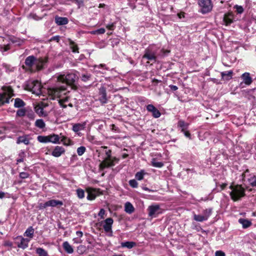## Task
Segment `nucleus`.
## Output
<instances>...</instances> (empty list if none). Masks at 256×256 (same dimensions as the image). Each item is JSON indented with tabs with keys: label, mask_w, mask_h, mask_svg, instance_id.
I'll return each instance as SVG.
<instances>
[{
	"label": "nucleus",
	"mask_w": 256,
	"mask_h": 256,
	"mask_svg": "<svg viewBox=\"0 0 256 256\" xmlns=\"http://www.w3.org/2000/svg\"><path fill=\"white\" fill-rule=\"evenodd\" d=\"M78 78L76 75L73 73L59 76L58 77V84L56 86L47 90L50 98L54 100L56 98H59L60 105L66 108V106L63 105V103L68 101V98L67 94L69 91L67 89V86L68 85H74Z\"/></svg>",
	"instance_id": "f257e3e1"
},
{
	"label": "nucleus",
	"mask_w": 256,
	"mask_h": 256,
	"mask_svg": "<svg viewBox=\"0 0 256 256\" xmlns=\"http://www.w3.org/2000/svg\"><path fill=\"white\" fill-rule=\"evenodd\" d=\"M96 152L98 154V156L102 159L100 167L102 170L106 168L113 166L119 161L118 158L112 156V150L107 146H101L96 150Z\"/></svg>",
	"instance_id": "f03ea898"
},
{
	"label": "nucleus",
	"mask_w": 256,
	"mask_h": 256,
	"mask_svg": "<svg viewBox=\"0 0 256 256\" xmlns=\"http://www.w3.org/2000/svg\"><path fill=\"white\" fill-rule=\"evenodd\" d=\"M164 55V50L154 45H151L145 49L142 59L156 62L158 58H162Z\"/></svg>",
	"instance_id": "7ed1b4c3"
},
{
	"label": "nucleus",
	"mask_w": 256,
	"mask_h": 256,
	"mask_svg": "<svg viewBox=\"0 0 256 256\" xmlns=\"http://www.w3.org/2000/svg\"><path fill=\"white\" fill-rule=\"evenodd\" d=\"M230 188L232 190L230 194L234 201L238 200L245 196V190L241 185H231Z\"/></svg>",
	"instance_id": "20e7f679"
},
{
	"label": "nucleus",
	"mask_w": 256,
	"mask_h": 256,
	"mask_svg": "<svg viewBox=\"0 0 256 256\" xmlns=\"http://www.w3.org/2000/svg\"><path fill=\"white\" fill-rule=\"evenodd\" d=\"M2 92L0 93V106L9 103L10 98L14 96V91L10 86L2 87Z\"/></svg>",
	"instance_id": "39448f33"
},
{
	"label": "nucleus",
	"mask_w": 256,
	"mask_h": 256,
	"mask_svg": "<svg viewBox=\"0 0 256 256\" xmlns=\"http://www.w3.org/2000/svg\"><path fill=\"white\" fill-rule=\"evenodd\" d=\"M26 89L33 94L40 95L42 94V88L41 84L38 80L30 81L26 85Z\"/></svg>",
	"instance_id": "423d86ee"
},
{
	"label": "nucleus",
	"mask_w": 256,
	"mask_h": 256,
	"mask_svg": "<svg viewBox=\"0 0 256 256\" xmlns=\"http://www.w3.org/2000/svg\"><path fill=\"white\" fill-rule=\"evenodd\" d=\"M86 194V198L90 200H94L100 194L99 190L88 188L86 191H84L81 189V198L84 197Z\"/></svg>",
	"instance_id": "0eeeda50"
},
{
	"label": "nucleus",
	"mask_w": 256,
	"mask_h": 256,
	"mask_svg": "<svg viewBox=\"0 0 256 256\" xmlns=\"http://www.w3.org/2000/svg\"><path fill=\"white\" fill-rule=\"evenodd\" d=\"M198 4L200 8V11L203 14H207L212 10L213 5L211 0H198Z\"/></svg>",
	"instance_id": "6e6552de"
},
{
	"label": "nucleus",
	"mask_w": 256,
	"mask_h": 256,
	"mask_svg": "<svg viewBox=\"0 0 256 256\" xmlns=\"http://www.w3.org/2000/svg\"><path fill=\"white\" fill-rule=\"evenodd\" d=\"M148 214L149 217L151 218H156L158 216L162 213V210L158 204H152L147 208Z\"/></svg>",
	"instance_id": "1a4fd4ad"
},
{
	"label": "nucleus",
	"mask_w": 256,
	"mask_h": 256,
	"mask_svg": "<svg viewBox=\"0 0 256 256\" xmlns=\"http://www.w3.org/2000/svg\"><path fill=\"white\" fill-rule=\"evenodd\" d=\"M99 98L98 100L102 104L107 103L108 98L106 92V88L104 86H102L99 88Z\"/></svg>",
	"instance_id": "9d476101"
},
{
	"label": "nucleus",
	"mask_w": 256,
	"mask_h": 256,
	"mask_svg": "<svg viewBox=\"0 0 256 256\" xmlns=\"http://www.w3.org/2000/svg\"><path fill=\"white\" fill-rule=\"evenodd\" d=\"M103 228L106 232H112V225L114 222V220L112 218H106L104 221Z\"/></svg>",
	"instance_id": "9b49d317"
},
{
	"label": "nucleus",
	"mask_w": 256,
	"mask_h": 256,
	"mask_svg": "<svg viewBox=\"0 0 256 256\" xmlns=\"http://www.w3.org/2000/svg\"><path fill=\"white\" fill-rule=\"evenodd\" d=\"M148 112L152 113V116L155 118H160L161 116L160 112L152 104H150L146 106Z\"/></svg>",
	"instance_id": "f8f14e48"
},
{
	"label": "nucleus",
	"mask_w": 256,
	"mask_h": 256,
	"mask_svg": "<svg viewBox=\"0 0 256 256\" xmlns=\"http://www.w3.org/2000/svg\"><path fill=\"white\" fill-rule=\"evenodd\" d=\"M48 60L47 58H36V62L34 63V65L36 66V68L38 70H41L43 68L44 64L46 63Z\"/></svg>",
	"instance_id": "ddd939ff"
},
{
	"label": "nucleus",
	"mask_w": 256,
	"mask_h": 256,
	"mask_svg": "<svg viewBox=\"0 0 256 256\" xmlns=\"http://www.w3.org/2000/svg\"><path fill=\"white\" fill-rule=\"evenodd\" d=\"M36 62V57L34 56H28L25 60V64L28 67V69L32 70V67L34 65Z\"/></svg>",
	"instance_id": "4468645a"
},
{
	"label": "nucleus",
	"mask_w": 256,
	"mask_h": 256,
	"mask_svg": "<svg viewBox=\"0 0 256 256\" xmlns=\"http://www.w3.org/2000/svg\"><path fill=\"white\" fill-rule=\"evenodd\" d=\"M241 78L243 82L248 86L250 85L252 82V78L250 76L249 72H246L241 76Z\"/></svg>",
	"instance_id": "2eb2a0df"
},
{
	"label": "nucleus",
	"mask_w": 256,
	"mask_h": 256,
	"mask_svg": "<svg viewBox=\"0 0 256 256\" xmlns=\"http://www.w3.org/2000/svg\"><path fill=\"white\" fill-rule=\"evenodd\" d=\"M64 148L62 146H56L52 152V155L55 157H59L64 152Z\"/></svg>",
	"instance_id": "dca6fc26"
},
{
	"label": "nucleus",
	"mask_w": 256,
	"mask_h": 256,
	"mask_svg": "<svg viewBox=\"0 0 256 256\" xmlns=\"http://www.w3.org/2000/svg\"><path fill=\"white\" fill-rule=\"evenodd\" d=\"M49 142L53 144H60V136L58 134H52L48 136Z\"/></svg>",
	"instance_id": "f3484780"
},
{
	"label": "nucleus",
	"mask_w": 256,
	"mask_h": 256,
	"mask_svg": "<svg viewBox=\"0 0 256 256\" xmlns=\"http://www.w3.org/2000/svg\"><path fill=\"white\" fill-rule=\"evenodd\" d=\"M136 246V242H125L120 243V246L122 248H126L128 249H131Z\"/></svg>",
	"instance_id": "a211bd4d"
},
{
	"label": "nucleus",
	"mask_w": 256,
	"mask_h": 256,
	"mask_svg": "<svg viewBox=\"0 0 256 256\" xmlns=\"http://www.w3.org/2000/svg\"><path fill=\"white\" fill-rule=\"evenodd\" d=\"M28 137V136L26 135L18 137L16 140V144L24 143L26 145H28L30 144V140Z\"/></svg>",
	"instance_id": "6ab92c4d"
},
{
	"label": "nucleus",
	"mask_w": 256,
	"mask_h": 256,
	"mask_svg": "<svg viewBox=\"0 0 256 256\" xmlns=\"http://www.w3.org/2000/svg\"><path fill=\"white\" fill-rule=\"evenodd\" d=\"M48 202V206L55 207L62 206L63 204L62 201L56 200H51Z\"/></svg>",
	"instance_id": "aec40b11"
},
{
	"label": "nucleus",
	"mask_w": 256,
	"mask_h": 256,
	"mask_svg": "<svg viewBox=\"0 0 256 256\" xmlns=\"http://www.w3.org/2000/svg\"><path fill=\"white\" fill-rule=\"evenodd\" d=\"M55 22L58 25H65L68 23V19L66 18L56 16Z\"/></svg>",
	"instance_id": "412c9836"
},
{
	"label": "nucleus",
	"mask_w": 256,
	"mask_h": 256,
	"mask_svg": "<svg viewBox=\"0 0 256 256\" xmlns=\"http://www.w3.org/2000/svg\"><path fill=\"white\" fill-rule=\"evenodd\" d=\"M238 222L242 225L244 228H246L252 224V223L250 220L244 218H240L238 220Z\"/></svg>",
	"instance_id": "4be33fe9"
},
{
	"label": "nucleus",
	"mask_w": 256,
	"mask_h": 256,
	"mask_svg": "<svg viewBox=\"0 0 256 256\" xmlns=\"http://www.w3.org/2000/svg\"><path fill=\"white\" fill-rule=\"evenodd\" d=\"M124 210L129 214H132L134 211V208L130 202H126L124 204Z\"/></svg>",
	"instance_id": "5701e85b"
},
{
	"label": "nucleus",
	"mask_w": 256,
	"mask_h": 256,
	"mask_svg": "<svg viewBox=\"0 0 256 256\" xmlns=\"http://www.w3.org/2000/svg\"><path fill=\"white\" fill-rule=\"evenodd\" d=\"M34 110L36 114L40 116H46L47 115L46 112L44 111L43 108L40 105H37L35 106Z\"/></svg>",
	"instance_id": "b1692460"
},
{
	"label": "nucleus",
	"mask_w": 256,
	"mask_h": 256,
	"mask_svg": "<svg viewBox=\"0 0 256 256\" xmlns=\"http://www.w3.org/2000/svg\"><path fill=\"white\" fill-rule=\"evenodd\" d=\"M60 141L62 142L63 144L65 146H70L74 144L73 142L66 136L60 134Z\"/></svg>",
	"instance_id": "393cba45"
},
{
	"label": "nucleus",
	"mask_w": 256,
	"mask_h": 256,
	"mask_svg": "<svg viewBox=\"0 0 256 256\" xmlns=\"http://www.w3.org/2000/svg\"><path fill=\"white\" fill-rule=\"evenodd\" d=\"M20 242L18 244V246L23 249L28 247L29 240L27 238H20Z\"/></svg>",
	"instance_id": "a878e982"
},
{
	"label": "nucleus",
	"mask_w": 256,
	"mask_h": 256,
	"mask_svg": "<svg viewBox=\"0 0 256 256\" xmlns=\"http://www.w3.org/2000/svg\"><path fill=\"white\" fill-rule=\"evenodd\" d=\"M69 46L70 48L73 52L78 53V48L75 42L71 40H68Z\"/></svg>",
	"instance_id": "bb28decb"
},
{
	"label": "nucleus",
	"mask_w": 256,
	"mask_h": 256,
	"mask_svg": "<svg viewBox=\"0 0 256 256\" xmlns=\"http://www.w3.org/2000/svg\"><path fill=\"white\" fill-rule=\"evenodd\" d=\"M178 126L181 128V132H184L188 128V124L186 123L182 120H180L178 123Z\"/></svg>",
	"instance_id": "cd10ccee"
},
{
	"label": "nucleus",
	"mask_w": 256,
	"mask_h": 256,
	"mask_svg": "<svg viewBox=\"0 0 256 256\" xmlns=\"http://www.w3.org/2000/svg\"><path fill=\"white\" fill-rule=\"evenodd\" d=\"M34 229L32 226H30L25 232L24 235L27 237L32 238L34 236Z\"/></svg>",
	"instance_id": "c85d7f7f"
},
{
	"label": "nucleus",
	"mask_w": 256,
	"mask_h": 256,
	"mask_svg": "<svg viewBox=\"0 0 256 256\" xmlns=\"http://www.w3.org/2000/svg\"><path fill=\"white\" fill-rule=\"evenodd\" d=\"M63 247L64 250L68 254H71L73 252V249L71 246L68 242H65L63 244Z\"/></svg>",
	"instance_id": "c756f323"
},
{
	"label": "nucleus",
	"mask_w": 256,
	"mask_h": 256,
	"mask_svg": "<svg viewBox=\"0 0 256 256\" xmlns=\"http://www.w3.org/2000/svg\"><path fill=\"white\" fill-rule=\"evenodd\" d=\"M193 218L196 221L198 222H202L204 221L207 220L206 217H204L203 215L200 214H194Z\"/></svg>",
	"instance_id": "7c9ffc66"
},
{
	"label": "nucleus",
	"mask_w": 256,
	"mask_h": 256,
	"mask_svg": "<svg viewBox=\"0 0 256 256\" xmlns=\"http://www.w3.org/2000/svg\"><path fill=\"white\" fill-rule=\"evenodd\" d=\"M24 102L20 98H17L15 99L14 106L16 108H22L24 106Z\"/></svg>",
	"instance_id": "2f4dec72"
},
{
	"label": "nucleus",
	"mask_w": 256,
	"mask_h": 256,
	"mask_svg": "<svg viewBox=\"0 0 256 256\" xmlns=\"http://www.w3.org/2000/svg\"><path fill=\"white\" fill-rule=\"evenodd\" d=\"M36 253L38 255V256H48L47 252L40 248H36Z\"/></svg>",
	"instance_id": "473e14b6"
},
{
	"label": "nucleus",
	"mask_w": 256,
	"mask_h": 256,
	"mask_svg": "<svg viewBox=\"0 0 256 256\" xmlns=\"http://www.w3.org/2000/svg\"><path fill=\"white\" fill-rule=\"evenodd\" d=\"M35 126L40 128H43L45 127L46 124L42 119H38L36 121Z\"/></svg>",
	"instance_id": "72a5a7b5"
},
{
	"label": "nucleus",
	"mask_w": 256,
	"mask_h": 256,
	"mask_svg": "<svg viewBox=\"0 0 256 256\" xmlns=\"http://www.w3.org/2000/svg\"><path fill=\"white\" fill-rule=\"evenodd\" d=\"M232 71H226L221 72V76L222 78H224L226 76H228V78H226L227 80H228L232 78Z\"/></svg>",
	"instance_id": "f704fd0d"
},
{
	"label": "nucleus",
	"mask_w": 256,
	"mask_h": 256,
	"mask_svg": "<svg viewBox=\"0 0 256 256\" xmlns=\"http://www.w3.org/2000/svg\"><path fill=\"white\" fill-rule=\"evenodd\" d=\"M37 140L40 142H42V143L49 142L48 136H38L37 137Z\"/></svg>",
	"instance_id": "c9c22d12"
},
{
	"label": "nucleus",
	"mask_w": 256,
	"mask_h": 256,
	"mask_svg": "<svg viewBox=\"0 0 256 256\" xmlns=\"http://www.w3.org/2000/svg\"><path fill=\"white\" fill-rule=\"evenodd\" d=\"M152 165L156 168H162L164 166V164L161 162H158L154 158L152 160Z\"/></svg>",
	"instance_id": "e433bc0d"
},
{
	"label": "nucleus",
	"mask_w": 256,
	"mask_h": 256,
	"mask_svg": "<svg viewBox=\"0 0 256 256\" xmlns=\"http://www.w3.org/2000/svg\"><path fill=\"white\" fill-rule=\"evenodd\" d=\"M248 181L252 186H256V176H252L248 178Z\"/></svg>",
	"instance_id": "4c0bfd02"
},
{
	"label": "nucleus",
	"mask_w": 256,
	"mask_h": 256,
	"mask_svg": "<svg viewBox=\"0 0 256 256\" xmlns=\"http://www.w3.org/2000/svg\"><path fill=\"white\" fill-rule=\"evenodd\" d=\"M144 174V170H142L141 171L136 173V174L135 175V178L137 180H141L143 179Z\"/></svg>",
	"instance_id": "58836bf2"
},
{
	"label": "nucleus",
	"mask_w": 256,
	"mask_h": 256,
	"mask_svg": "<svg viewBox=\"0 0 256 256\" xmlns=\"http://www.w3.org/2000/svg\"><path fill=\"white\" fill-rule=\"evenodd\" d=\"M92 160L90 159H86L84 162V167L86 170H89L92 167L91 166Z\"/></svg>",
	"instance_id": "ea45409f"
},
{
	"label": "nucleus",
	"mask_w": 256,
	"mask_h": 256,
	"mask_svg": "<svg viewBox=\"0 0 256 256\" xmlns=\"http://www.w3.org/2000/svg\"><path fill=\"white\" fill-rule=\"evenodd\" d=\"M106 30L104 28H100L99 29H98L96 30H92L90 32L92 34H103L105 32Z\"/></svg>",
	"instance_id": "a19ab883"
},
{
	"label": "nucleus",
	"mask_w": 256,
	"mask_h": 256,
	"mask_svg": "<svg viewBox=\"0 0 256 256\" xmlns=\"http://www.w3.org/2000/svg\"><path fill=\"white\" fill-rule=\"evenodd\" d=\"M91 78V74H82L81 80L84 82H87L90 80Z\"/></svg>",
	"instance_id": "79ce46f5"
},
{
	"label": "nucleus",
	"mask_w": 256,
	"mask_h": 256,
	"mask_svg": "<svg viewBox=\"0 0 256 256\" xmlns=\"http://www.w3.org/2000/svg\"><path fill=\"white\" fill-rule=\"evenodd\" d=\"M212 211V208L206 209L203 211V216L204 217L206 218V220H208V218L211 215Z\"/></svg>",
	"instance_id": "37998d69"
},
{
	"label": "nucleus",
	"mask_w": 256,
	"mask_h": 256,
	"mask_svg": "<svg viewBox=\"0 0 256 256\" xmlns=\"http://www.w3.org/2000/svg\"><path fill=\"white\" fill-rule=\"evenodd\" d=\"M72 130L76 132L78 135L80 134V124H74L72 126Z\"/></svg>",
	"instance_id": "c03bdc74"
},
{
	"label": "nucleus",
	"mask_w": 256,
	"mask_h": 256,
	"mask_svg": "<svg viewBox=\"0 0 256 256\" xmlns=\"http://www.w3.org/2000/svg\"><path fill=\"white\" fill-rule=\"evenodd\" d=\"M129 184L134 188H136L138 186V183L135 180H131L129 181Z\"/></svg>",
	"instance_id": "a18cd8bd"
},
{
	"label": "nucleus",
	"mask_w": 256,
	"mask_h": 256,
	"mask_svg": "<svg viewBox=\"0 0 256 256\" xmlns=\"http://www.w3.org/2000/svg\"><path fill=\"white\" fill-rule=\"evenodd\" d=\"M224 21L226 26L229 25L232 22V20L226 16H224Z\"/></svg>",
	"instance_id": "49530a36"
},
{
	"label": "nucleus",
	"mask_w": 256,
	"mask_h": 256,
	"mask_svg": "<svg viewBox=\"0 0 256 256\" xmlns=\"http://www.w3.org/2000/svg\"><path fill=\"white\" fill-rule=\"evenodd\" d=\"M38 208L40 210H43L47 207H48V202H46L44 203H40L38 205Z\"/></svg>",
	"instance_id": "de8ad7c7"
},
{
	"label": "nucleus",
	"mask_w": 256,
	"mask_h": 256,
	"mask_svg": "<svg viewBox=\"0 0 256 256\" xmlns=\"http://www.w3.org/2000/svg\"><path fill=\"white\" fill-rule=\"evenodd\" d=\"M26 110L24 109H20L16 112V115L19 116H22L25 115Z\"/></svg>",
	"instance_id": "09e8293b"
},
{
	"label": "nucleus",
	"mask_w": 256,
	"mask_h": 256,
	"mask_svg": "<svg viewBox=\"0 0 256 256\" xmlns=\"http://www.w3.org/2000/svg\"><path fill=\"white\" fill-rule=\"evenodd\" d=\"M235 8H236V11L238 14H242L244 12V8L242 6L236 5L235 6Z\"/></svg>",
	"instance_id": "8fccbe9b"
},
{
	"label": "nucleus",
	"mask_w": 256,
	"mask_h": 256,
	"mask_svg": "<svg viewBox=\"0 0 256 256\" xmlns=\"http://www.w3.org/2000/svg\"><path fill=\"white\" fill-rule=\"evenodd\" d=\"M29 176V174L28 172H22L20 174V177L22 179L28 178Z\"/></svg>",
	"instance_id": "3c124183"
},
{
	"label": "nucleus",
	"mask_w": 256,
	"mask_h": 256,
	"mask_svg": "<svg viewBox=\"0 0 256 256\" xmlns=\"http://www.w3.org/2000/svg\"><path fill=\"white\" fill-rule=\"evenodd\" d=\"M106 27L107 28H108L110 30H114V28L115 27V23L112 22V23L108 24H106Z\"/></svg>",
	"instance_id": "603ef678"
},
{
	"label": "nucleus",
	"mask_w": 256,
	"mask_h": 256,
	"mask_svg": "<svg viewBox=\"0 0 256 256\" xmlns=\"http://www.w3.org/2000/svg\"><path fill=\"white\" fill-rule=\"evenodd\" d=\"M105 214V210L104 208H101L98 214V216L102 218H104V216Z\"/></svg>",
	"instance_id": "864d4df0"
},
{
	"label": "nucleus",
	"mask_w": 256,
	"mask_h": 256,
	"mask_svg": "<svg viewBox=\"0 0 256 256\" xmlns=\"http://www.w3.org/2000/svg\"><path fill=\"white\" fill-rule=\"evenodd\" d=\"M215 256H226L225 253L222 250H217L215 252Z\"/></svg>",
	"instance_id": "5fc2aeb1"
},
{
	"label": "nucleus",
	"mask_w": 256,
	"mask_h": 256,
	"mask_svg": "<svg viewBox=\"0 0 256 256\" xmlns=\"http://www.w3.org/2000/svg\"><path fill=\"white\" fill-rule=\"evenodd\" d=\"M182 132L184 133V134L186 138H188L189 139L191 138V134L188 131L184 130V132Z\"/></svg>",
	"instance_id": "6e6d98bb"
},
{
	"label": "nucleus",
	"mask_w": 256,
	"mask_h": 256,
	"mask_svg": "<svg viewBox=\"0 0 256 256\" xmlns=\"http://www.w3.org/2000/svg\"><path fill=\"white\" fill-rule=\"evenodd\" d=\"M52 40H55V41H56L57 42H58V41L60 40V36H52L50 40V41H52Z\"/></svg>",
	"instance_id": "4d7b16f0"
},
{
	"label": "nucleus",
	"mask_w": 256,
	"mask_h": 256,
	"mask_svg": "<svg viewBox=\"0 0 256 256\" xmlns=\"http://www.w3.org/2000/svg\"><path fill=\"white\" fill-rule=\"evenodd\" d=\"M249 172V170H246L242 174V180L245 181L246 178V175L247 173Z\"/></svg>",
	"instance_id": "13d9d810"
},
{
	"label": "nucleus",
	"mask_w": 256,
	"mask_h": 256,
	"mask_svg": "<svg viewBox=\"0 0 256 256\" xmlns=\"http://www.w3.org/2000/svg\"><path fill=\"white\" fill-rule=\"evenodd\" d=\"M169 87L170 88V90L173 91H176L178 89V86L174 85H170Z\"/></svg>",
	"instance_id": "bf43d9fd"
},
{
	"label": "nucleus",
	"mask_w": 256,
	"mask_h": 256,
	"mask_svg": "<svg viewBox=\"0 0 256 256\" xmlns=\"http://www.w3.org/2000/svg\"><path fill=\"white\" fill-rule=\"evenodd\" d=\"M95 68H104L106 70H108V68H106V64H100L98 66H95Z\"/></svg>",
	"instance_id": "052dcab7"
},
{
	"label": "nucleus",
	"mask_w": 256,
	"mask_h": 256,
	"mask_svg": "<svg viewBox=\"0 0 256 256\" xmlns=\"http://www.w3.org/2000/svg\"><path fill=\"white\" fill-rule=\"evenodd\" d=\"M10 46L9 45L4 46L3 48V49H4L3 52H6L8 50H10Z\"/></svg>",
	"instance_id": "680f3d73"
},
{
	"label": "nucleus",
	"mask_w": 256,
	"mask_h": 256,
	"mask_svg": "<svg viewBox=\"0 0 256 256\" xmlns=\"http://www.w3.org/2000/svg\"><path fill=\"white\" fill-rule=\"evenodd\" d=\"M226 186H227L226 184H220V190H224Z\"/></svg>",
	"instance_id": "e2e57ef3"
},
{
	"label": "nucleus",
	"mask_w": 256,
	"mask_h": 256,
	"mask_svg": "<svg viewBox=\"0 0 256 256\" xmlns=\"http://www.w3.org/2000/svg\"><path fill=\"white\" fill-rule=\"evenodd\" d=\"M142 189L144 190H146V191H148V192H154V190H150V188H148L147 187H143L142 188Z\"/></svg>",
	"instance_id": "0e129e2a"
},
{
	"label": "nucleus",
	"mask_w": 256,
	"mask_h": 256,
	"mask_svg": "<svg viewBox=\"0 0 256 256\" xmlns=\"http://www.w3.org/2000/svg\"><path fill=\"white\" fill-rule=\"evenodd\" d=\"M110 126V128L112 130H115V131L116 130L117 128L116 126L114 124H112Z\"/></svg>",
	"instance_id": "69168bd1"
},
{
	"label": "nucleus",
	"mask_w": 256,
	"mask_h": 256,
	"mask_svg": "<svg viewBox=\"0 0 256 256\" xmlns=\"http://www.w3.org/2000/svg\"><path fill=\"white\" fill-rule=\"evenodd\" d=\"M5 196V193L3 192L0 191V198H2Z\"/></svg>",
	"instance_id": "338daca9"
},
{
	"label": "nucleus",
	"mask_w": 256,
	"mask_h": 256,
	"mask_svg": "<svg viewBox=\"0 0 256 256\" xmlns=\"http://www.w3.org/2000/svg\"><path fill=\"white\" fill-rule=\"evenodd\" d=\"M86 151V148L84 146H81V155H82Z\"/></svg>",
	"instance_id": "774afa93"
}]
</instances>
